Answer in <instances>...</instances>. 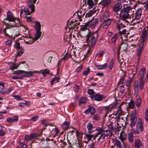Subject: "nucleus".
<instances>
[{"label":"nucleus","instance_id":"nucleus-59","mask_svg":"<svg viewBox=\"0 0 148 148\" xmlns=\"http://www.w3.org/2000/svg\"><path fill=\"white\" fill-rule=\"evenodd\" d=\"M120 87V92L122 94L124 93L125 90L124 85L121 86Z\"/></svg>","mask_w":148,"mask_h":148},{"label":"nucleus","instance_id":"nucleus-10","mask_svg":"<svg viewBox=\"0 0 148 148\" xmlns=\"http://www.w3.org/2000/svg\"><path fill=\"white\" fill-rule=\"evenodd\" d=\"M88 27V25L87 23H86L84 25H82L80 26V29L82 32V34L83 37H84V34L86 33V32H87V30L89 31Z\"/></svg>","mask_w":148,"mask_h":148},{"label":"nucleus","instance_id":"nucleus-38","mask_svg":"<svg viewBox=\"0 0 148 148\" xmlns=\"http://www.w3.org/2000/svg\"><path fill=\"white\" fill-rule=\"evenodd\" d=\"M128 139L130 142L132 143L133 142L134 139L132 133H129L128 134Z\"/></svg>","mask_w":148,"mask_h":148},{"label":"nucleus","instance_id":"nucleus-49","mask_svg":"<svg viewBox=\"0 0 148 148\" xmlns=\"http://www.w3.org/2000/svg\"><path fill=\"white\" fill-rule=\"evenodd\" d=\"M71 55L69 53H66L62 58L64 60L68 59L71 57Z\"/></svg>","mask_w":148,"mask_h":148},{"label":"nucleus","instance_id":"nucleus-53","mask_svg":"<svg viewBox=\"0 0 148 148\" xmlns=\"http://www.w3.org/2000/svg\"><path fill=\"white\" fill-rule=\"evenodd\" d=\"M110 132V131H108V130H105L103 129V132H102V134L106 136H108L109 135Z\"/></svg>","mask_w":148,"mask_h":148},{"label":"nucleus","instance_id":"nucleus-37","mask_svg":"<svg viewBox=\"0 0 148 148\" xmlns=\"http://www.w3.org/2000/svg\"><path fill=\"white\" fill-rule=\"evenodd\" d=\"M60 78L59 77H54L51 81V84L52 86L53 85L54 83H57L59 82Z\"/></svg>","mask_w":148,"mask_h":148},{"label":"nucleus","instance_id":"nucleus-15","mask_svg":"<svg viewBox=\"0 0 148 148\" xmlns=\"http://www.w3.org/2000/svg\"><path fill=\"white\" fill-rule=\"evenodd\" d=\"M146 69L143 67L139 72L138 77L139 79H144Z\"/></svg>","mask_w":148,"mask_h":148},{"label":"nucleus","instance_id":"nucleus-25","mask_svg":"<svg viewBox=\"0 0 148 148\" xmlns=\"http://www.w3.org/2000/svg\"><path fill=\"white\" fill-rule=\"evenodd\" d=\"M134 86L135 92L138 94L139 88L138 81L136 80L135 81Z\"/></svg>","mask_w":148,"mask_h":148},{"label":"nucleus","instance_id":"nucleus-46","mask_svg":"<svg viewBox=\"0 0 148 148\" xmlns=\"http://www.w3.org/2000/svg\"><path fill=\"white\" fill-rule=\"evenodd\" d=\"M24 73V71L18 70L14 71V74L17 75H20Z\"/></svg>","mask_w":148,"mask_h":148},{"label":"nucleus","instance_id":"nucleus-14","mask_svg":"<svg viewBox=\"0 0 148 148\" xmlns=\"http://www.w3.org/2000/svg\"><path fill=\"white\" fill-rule=\"evenodd\" d=\"M99 0H87V3L90 8L95 6Z\"/></svg>","mask_w":148,"mask_h":148},{"label":"nucleus","instance_id":"nucleus-42","mask_svg":"<svg viewBox=\"0 0 148 148\" xmlns=\"http://www.w3.org/2000/svg\"><path fill=\"white\" fill-rule=\"evenodd\" d=\"M86 134V138H87V140L88 141L91 140L92 138L94 137V135L90 134Z\"/></svg>","mask_w":148,"mask_h":148},{"label":"nucleus","instance_id":"nucleus-61","mask_svg":"<svg viewBox=\"0 0 148 148\" xmlns=\"http://www.w3.org/2000/svg\"><path fill=\"white\" fill-rule=\"evenodd\" d=\"M12 79H23L22 75L21 76H13L12 77Z\"/></svg>","mask_w":148,"mask_h":148},{"label":"nucleus","instance_id":"nucleus-45","mask_svg":"<svg viewBox=\"0 0 148 148\" xmlns=\"http://www.w3.org/2000/svg\"><path fill=\"white\" fill-rule=\"evenodd\" d=\"M28 6L31 10V14L34 12L35 11V5H34L32 4L31 5H28Z\"/></svg>","mask_w":148,"mask_h":148},{"label":"nucleus","instance_id":"nucleus-32","mask_svg":"<svg viewBox=\"0 0 148 148\" xmlns=\"http://www.w3.org/2000/svg\"><path fill=\"white\" fill-rule=\"evenodd\" d=\"M126 138V135L125 133L123 131L121 132L119 136V138L121 140H123L125 139Z\"/></svg>","mask_w":148,"mask_h":148},{"label":"nucleus","instance_id":"nucleus-12","mask_svg":"<svg viewBox=\"0 0 148 148\" xmlns=\"http://www.w3.org/2000/svg\"><path fill=\"white\" fill-rule=\"evenodd\" d=\"M88 108L84 111V113L88 114L89 112H90L91 115L94 114L95 112V108L93 106H88Z\"/></svg>","mask_w":148,"mask_h":148},{"label":"nucleus","instance_id":"nucleus-39","mask_svg":"<svg viewBox=\"0 0 148 148\" xmlns=\"http://www.w3.org/2000/svg\"><path fill=\"white\" fill-rule=\"evenodd\" d=\"M118 34L116 33L111 38V42L112 43H115L116 42L117 38L118 37Z\"/></svg>","mask_w":148,"mask_h":148},{"label":"nucleus","instance_id":"nucleus-40","mask_svg":"<svg viewBox=\"0 0 148 148\" xmlns=\"http://www.w3.org/2000/svg\"><path fill=\"white\" fill-rule=\"evenodd\" d=\"M114 64V59H112L110 60V61L109 62V66L108 67V68L110 70V71H111L112 68L113 67Z\"/></svg>","mask_w":148,"mask_h":148},{"label":"nucleus","instance_id":"nucleus-29","mask_svg":"<svg viewBox=\"0 0 148 148\" xmlns=\"http://www.w3.org/2000/svg\"><path fill=\"white\" fill-rule=\"evenodd\" d=\"M70 123V122L68 121H65L62 125V128L64 130H67L69 127Z\"/></svg>","mask_w":148,"mask_h":148},{"label":"nucleus","instance_id":"nucleus-33","mask_svg":"<svg viewBox=\"0 0 148 148\" xmlns=\"http://www.w3.org/2000/svg\"><path fill=\"white\" fill-rule=\"evenodd\" d=\"M108 66V64L106 63H105L103 65H96V67L98 69H106L107 67Z\"/></svg>","mask_w":148,"mask_h":148},{"label":"nucleus","instance_id":"nucleus-7","mask_svg":"<svg viewBox=\"0 0 148 148\" xmlns=\"http://www.w3.org/2000/svg\"><path fill=\"white\" fill-rule=\"evenodd\" d=\"M142 10L141 8L137 9L135 12V18L133 19L132 22H134L136 20L137 21L139 20L141 18L142 15Z\"/></svg>","mask_w":148,"mask_h":148},{"label":"nucleus","instance_id":"nucleus-5","mask_svg":"<svg viewBox=\"0 0 148 148\" xmlns=\"http://www.w3.org/2000/svg\"><path fill=\"white\" fill-rule=\"evenodd\" d=\"M86 127L88 129V132L89 134H91L95 131H97L96 129L97 128H100L99 127H97L95 128L93 126L90 121L87 124Z\"/></svg>","mask_w":148,"mask_h":148},{"label":"nucleus","instance_id":"nucleus-47","mask_svg":"<svg viewBox=\"0 0 148 148\" xmlns=\"http://www.w3.org/2000/svg\"><path fill=\"white\" fill-rule=\"evenodd\" d=\"M86 102V99L84 97L81 98L79 100V104L85 103Z\"/></svg>","mask_w":148,"mask_h":148},{"label":"nucleus","instance_id":"nucleus-6","mask_svg":"<svg viewBox=\"0 0 148 148\" xmlns=\"http://www.w3.org/2000/svg\"><path fill=\"white\" fill-rule=\"evenodd\" d=\"M92 99L97 101H101L104 98V96L99 94L93 95L90 96Z\"/></svg>","mask_w":148,"mask_h":148},{"label":"nucleus","instance_id":"nucleus-23","mask_svg":"<svg viewBox=\"0 0 148 148\" xmlns=\"http://www.w3.org/2000/svg\"><path fill=\"white\" fill-rule=\"evenodd\" d=\"M77 22V21L76 20H75L74 21H72L71 22L70 24V27H69V28L73 29L77 26L79 25L80 23Z\"/></svg>","mask_w":148,"mask_h":148},{"label":"nucleus","instance_id":"nucleus-1","mask_svg":"<svg viewBox=\"0 0 148 148\" xmlns=\"http://www.w3.org/2000/svg\"><path fill=\"white\" fill-rule=\"evenodd\" d=\"M87 32L86 33L84 34V37L86 38V41L87 43L90 42L89 48H93L95 46L97 42L98 34L97 31L92 32L90 31L87 30Z\"/></svg>","mask_w":148,"mask_h":148},{"label":"nucleus","instance_id":"nucleus-64","mask_svg":"<svg viewBox=\"0 0 148 148\" xmlns=\"http://www.w3.org/2000/svg\"><path fill=\"white\" fill-rule=\"evenodd\" d=\"M145 119L146 121H148V108L146 109L145 113Z\"/></svg>","mask_w":148,"mask_h":148},{"label":"nucleus","instance_id":"nucleus-58","mask_svg":"<svg viewBox=\"0 0 148 148\" xmlns=\"http://www.w3.org/2000/svg\"><path fill=\"white\" fill-rule=\"evenodd\" d=\"M144 7L145 8V10L148 11V0H147L144 3Z\"/></svg>","mask_w":148,"mask_h":148},{"label":"nucleus","instance_id":"nucleus-17","mask_svg":"<svg viewBox=\"0 0 148 148\" xmlns=\"http://www.w3.org/2000/svg\"><path fill=\"white\" fill-rule=\"evenodd\" d=\"M136 126L137 128L140 129L142 132H143L144 131V129L143 126V123L142 119L140 118L138 120Z\"/></svg>","mask_w":148,"mask_h":148},{"label":"nucleus","instance_id":"nucleus-27","mask_svg":"<svg viewBox=\"0 0 148 148\" xmlns=\"http://www.w3.org/2000/svg\"><path fill=\"white\" fill-rule=\"evenodd\" d=\"M96 11L95 10H90L86 14V18H89L92 16L96 12Z\"/></svg>","mask_w":148,"mask_h":148},{"label":"nucleus","instance_id":"nucleus-4","mask_svg":"<svg viewBox=\"0 0 148 148\" xmlns=\"http://www.w3.org/2000/svg\"><path fill=\"white\" fill-rule=\"evenodd\" d=\"M42 32L40 31H36V33L35 36L33 39H32L31 40H29L25 41L26 43L28 44H30L33 43L35 41L38 39L40 37L41 35Z\"/></svg>","mask_w":148,"mask_h":148},{"label":"nucleus","instance_id":"nucleus-28","mask_svg":"<svg viewBox=\"0 0 148 148\" xmlns=\"http://www.w3.org/2000/svg\"><path fill=\"white\" fill-rule=\"evenodd\" d=\"M61 27L59 26H56L52 30V32L55 35L59 33Z\"/></svg>","mask_w":148,"mask_h":148},{"label":"nucleus","instance_id":"nucleus-60","mask_svg":"<svg viewBox=\"0 0 148 148\" xmlns=\"http://www.w3.org/2000/svg\"><path fill=\"white\" fill-rule=\"evenodd\" d=\"M90 71L89 68H87L86 70H85L83 72V75H86L89 73Z\"/></svg>","mask_w":148,"mask_h":148},{"label":"nucleus","instance_id":"nucleus-48","mask_svg":"<svg viewBox=\"0 0 148 148\" xmlns=\"http://www.w3.org/2000/svg\"><path fill=\"white\" fill-rule=\"evenodd\" d=\"M125 24H123L122 23H121L120 24L117 25L116 28L119 30H120L121 28L122 27H125Z\"/></svg>","mask_w":148,"mask_h":148},{"label":"nucleus","instance_id":"nucleus-50","mask_svg":"<svg viewBox=\"0 0 148 148\" xmlns=\"http://www.w3.org/2000/svg\"><path fill=\"white\" fill-rule=\"evenodd\" d=\"M39 117V116L36 115L32 117L30 119V121H32L34 122H36L37 120H38Z\"/></svg>","mask_w":148,"mask_h":148},{"label":"nucleus","instance_id":"nucleus-44","mask_svg":"<svg viewBox=\"0 0 148 148\" xmlns=\"http://www.w3.org/2000/svg\"><path fill=\"white\" fill-rule=\"evenodd\" d=\"M141 102V100L140 98H137L135 101V104L137 107H139Z\"/></svg>","mask_w":148,"mask_h":148},{"label":"nucleus","instance_id":"nucleus-19","mask_svg":"<svg viewBox=\"0 0 148 148\" xmlns=\"http://www.w3.org/2000/svg\"><path fill=\"white\" fill-rule=\"evenodd\" d=\"M122 70L123 71V75L122 77L120 78L119 81L117 85H119L120 84L123 85L124 83H125V78L126 76L125 72Z\"/></svg>","mask_w":148,"mask_h":148},{"label":"nucleus","instance_id":"nucleus-21","mask_svg":"<svg viewBox=\"0 0 148 148\" xmlns=\"http://www.w3.org/2000/svg\"><path fill=\"white\" fill-rule=\"evenodd\" d=\"M130 121H136L137 117L136 110H134L132 111L130 119Z\"/></svg>","mask_w":148,"mask_h":148},{"label":"nucleus","instance_id":"nucleus-57","mask_svg":"<svg viewBox=\"0 0 148 148\" xmlns=\"http://www.w3.org/2000/svg\"><path fill=\"white\" fill-rule=\"evenodd\" d=\"M14 47L15 48L18 49V50L21 48L20 47V43L19 42H16L14 45Z\"/></svg>","mask_w":148,"mask_h":148},{"label":"nucleus","instance_id":"nucleus-16","mask_svg":"<svg viewBox=\"0 0 148 148\" xmlns=\"http://www.w3.org/2000/svg\"><path fill=\"white\" fill-rule=\"evenodd\" d=\"M112 0H102L99 3L103 7H107L111 3Z\"/></svg>","mask_w":148,"mask_h":148},{"label":"nucleus","instance_id":"nucleus-63","mask_svg":"<svg viewBox=\"0 0 148 148\" xmlns=\"http://www.w3.org/2000/svg\"><path fill=\"white\" fill-rule=\"evenodd\" d=\"M25 140L26 141H29L32 140L31 137L30 136V135L29 136L28 135H26L25 136Z\"/></svg>","mask_w":148,"mask_h":148},{"label":"nucleus","instance_id":"nucleus-18","mask_svg":"<svg viewBox=\"0 0 148 148\" xmlns=\"http://www.w3.org/2000/svg\"><path fill=\"white\" fill-rule=\"evenodd\" d=\"M77 14L78 18L80 21H82V20L81 19L85 15V12L84 11L79 10L77 12Z\"/></svg>","mask_w":148,"mask_h":148},{"label":"nucleus","instance_id":"nucleus-55","mask_svg":"<svg viewBox=\"0 0 148 148\" xmlns=\"http://www.w3.org/2000/svg\"><path fill=\"white\" fill-rule=\"evenodd\" d=\"M23 11L27 15H29L31 14V12L29 11V9L27 8H25L23 9Z\"/></svg>","mask_w":148,"mask_h":148},{"label":"nucleus","instance_id":"nucleus-9","mask_svg":"<svg viewBox=\"0 0 148 148\" xmlns=\"http://www.w3.org/2000/svg\"><path fill=\"white\" fill-rule=\"evenodd\" d=\"M122 8V4L121 3L118 2L114 4L112 7V10L117 12L120 10Z\"/></svg>","mask_w":148,"mask_h":148},{"label":"nucleus","instance_id":"nucleus-20","mask_svg":"<svg viewBox=\"0 0 148 148\" xmlns=\"http://www.w3.org/2000/svg\"><path fill=\"white\" fill-rule=\"evenodd\" d=\"M142 146V143L140 140L138 139L135 140L134 147L135 148H140Z\"/></svg>","mask_w":148,"mask_h":148},{"label":"nucleus","instance_id":"nucleus-54","mask_svg":"<svg viewBox=\"0 0 148 148\" xmlns=\"http://www.w3.org/2000/svg\"><path fill=\"white\" fill-rule=\"evenodd\" d=\"M25 51V50L23 49L20 50L19 52L17 53L16 55V56H21L22 54Z\"/></svg>","mask_w":148,"mask_h":148},{"label":"nucleus","instance_id":"nucleus-26","mask_svg":"<svg viewBox=\"0 0 148 148\" xmlns=\"http://www.w3.org/2000/svg\"><path fill=\"white\" fill-rule=\"evenodd\" d=\"M72 37V35L71 34H69V35L66 34H65L64 36V41L66 42L67 43H68L70 40V39Z\"/></svg>","mask_w":148,"mask_h":148},{"label":"nucleus","instance_id":"nucleus-13","mask_svg":"<svg viewBox=\"0 0 148 148\" xmlns=\"http://www.w3.org/2000/svg\"><path fill=\"white\" fill-rule=\"evenodd\" d=\"M102 23L101 24V27L105 29H107L108 27L112 22V20H107V21H101Z\"/></svg>","mask_w":148,"mask_h":148},{"label":"nucleus","instance_id":"nucleus-22","mask_svg":"<svg viewBox=\"0 0 148 148\" xmlns=\"http://www.w3.org/2000/svg\"><path fill=\"white\" fill-rule=\"evenodd\" d=\"M35 72V71H29L28 72L24 71V73H25V74L22 75L23 78L31 77L33 76V73Z\"/></svg>","mask_w":148,"mask_h":148},{"label":"nucleus","instance_id":"nucleus-3","mask_svg":"<svg viewBox=\"0 0 148 148\" xmlns=\"http://www.w3.org/2000/svg\"><path fill=\"white\" fill-rule=\"evenodd\" d=\"M98 21L99 20L97 18H93L90 21L87 23L88 28L91 29L94 28L98 24Z\"/></svg>","mask_w":148,"mask_h":148},{"label":"nucleus","instance_id":"nucleus-56","mask_svg":"<svg viewBox=\"0 0 148 148\" xmlns=\"http://www.w3.org/2000/svg\"><path fill=\"white\" fill-rule=\"evenodd\" d=\"M99 128L102 130V132L101 133L99 134V136L98 137V138L97 139V140L98 141H100V140L101 139L102 135H103L102 132H103V128L102 127H100Z\"/></svg>","mask_w":148,"mask_h":148},{"label":"nucleus","instance_id":"nucleus-35","mask_svg":"<svg viewBox=\"0 0 148 148\" xmlns=\"http://www.w3.org/2000/svg\"><path fill=\"white\" fill-rule=\"evenodd\" d=\"M35 23L36 25L35 26V28L36 31H40L41 28L40 24L38 21L36 22Z\"/></svg>","mask_w":148,"mask_h":148},{"label":"nucleus","instance_id":"nucleus-2","mask_svg":"<svg viewBox=\"0 0 148 148\" xmlns=\"http://www.w3.org/2000/svg\"><path fill=\"white\" fill-rule=\"evenodd\" d=\"M132 9V8L130 6H127L121 9L120 11L121 19L123 21H125L126 19L128 18L130 16L128 13Z\"/></svg>","mask_w":148,"mask_h":148},{"label":"nucleus","instance_id":"nucleus-30","mask_svg":"<svg viewBox=\"0 0 148 148\" xmlns=\"http://www.w3.org/2000/svg\"><path fill=\"white\" fill-rule=\"evenodd\" d=\"M140 88V89L142 90L144 88V85L145 84V82L144 80V79H139Z\"/></svg>","mask_w":148,"mask_h":148},{"label":"nucleus","instance_id":"nucleus-24","mask_svg":"<svg viewBox=\"0 0 148 148\" xmlns=\"http://www.w3.org/2000/svg\"><path fill=\"white\" fill-rule=\"evenodd\" d=\"M18 120V117L17 116H14L12 118L8 117L6 119V121L8 122L12 123L17 121Z\"/></svg>","mask_w":148,"mask_h":148},{"label":"nucleus","instance_id":"nucleus-31","mask_svg":"<svg viewBox=\"0 0 148 148\" xmlns=\"http://www.w3.org/2000/svg\"><path fill=\"white\" fill-rule=\"evenodd\" d=\"M114 146H117V148H118V147L121 148L122 147V145L120 141L116 139L114 141Z\"/></svg>","mask_w":148,"mask_h":148},{"label":"nucleus","instance_id":"nucleus-41","mask_svg":"<svg viewBox=\"0 0 148 148\" xmlns=\"http://www.w3.org/2000/svg\"><path fill=\"white\" fill-rule=\"evenodd\" d=\"M50 71L49 70L47 69H46L43 70L41 72V73L42 74L43 76L44 77H45L46 76V75L47 74H49L50 73Z\"/></svg>","mask_w":148,"mask_h":148},{"label":"nucleus","instance_id":"nucleus-8","mask_svg":"<svg viewBox=\"0 0 148 148\" xmlns=\"http://www.w3.org/2000/svg\"><path fill=\"white\" fill-rule=\"evenodd\" d=\"M15 20V17L13 16L12 13L10 11H8L7 13V18L4 19V20L14 22Z\"/></svg>","mask_w":148,"mask_h":148},{"label":"nucleus","instance_id":"nucleus-51","mask_svg":"<svg viewBox=\"0 0 148 148\" xmlns=\"http://www.w3.org/2000/svg\"><path fill=\"white\" fill-rule=\"evenodd\" d=\"M30 135L32 139L40 136L38 134L36 133H32Z\"/></svg>","mask_w":148,"mask_h":148},{"label":"nucleus","instance_id":"nucleus-34","mask_svg":"<svg viewBox=\"0 0 148 148\" xmlns=\"http://www.w3.org/2000/svg\"><path fill=\"white\" fill-rule=\"evenodd\" d=\"M97 130V132L95 135H94V137H93V139L94 140H95L96 138L97 137L99 136V134L101 133L102 130H101L99 128H97L96 129Z\"/></svg>","mask_w":148,"mask_h":148},{"label":"nucleus","instance_id":"nucleus-43","mask_svg":"<svg viewBox=\"0 0 148 148\" xmlns=\"http://www.w3.org/2000/svg\"><path fill=\"white\" fill-rule=\"evenodd\" d=\"M128 105L129 107L130 108H134L135 106V103L134 101L132 100H131L130 102L129 103Z\"/></svg>","mask_w":148,"mask_h":148},{"label":"nucleus","instance_id":"nucleus-36","mask_svg":"<svg viewBox=\"0 0 148 148\" xmlns=\"http://www.w3.org/2000/svg\"><path fill=\"white\" fill-rule=\"evenodd\" d=\"M116 115H117L118 116H119L123 115V111L122 110L121 108H118Z\"/></svg>","mask_w":148,"mask_h":148},{"label":"nucleus","instance_id":"nucleus-62","mask_svg":"<svg viewBox=\"0 0 148 148\" xmlns=\"http://www.w3.org/2000/svg\"><path fill=\"white\" fill-rule=\"evenodd\" d=\"M104 54L103 51H99L98 53L96 54V56L99 57H101L103 56Z\"/></svg>","mask_w":148,"mask_h":148},{"label":"nucleus","instance_id":"nucleus-11","mask_svg":"<svg viewBox=\"0 0 148 148\" xmlns=\"http://www.w3.org/2000/svg\"><path fill=\"white\" fill-rule=\"evenodd\" d=\"M110 15L108 11H106L104 13L103 15L101 16V21H107V20H112L109 18Z\"/></svg>","mask_w":148,"mask_h":148},{"label":"nucleus","instance_id":"nucleus-52","mask_svg":"<svg viewBox=\"0 0 148 148\" xmlns=\"http://www.w3.org/2000/svg\"><path fill=\"white\" fill-rule=\"evenodd\" d=\"M101 119L100 116L97 114H96L93 116V119L95 121H99Z\"/></svg>","mask_w":148,"mask_h":148}]
</instances>
